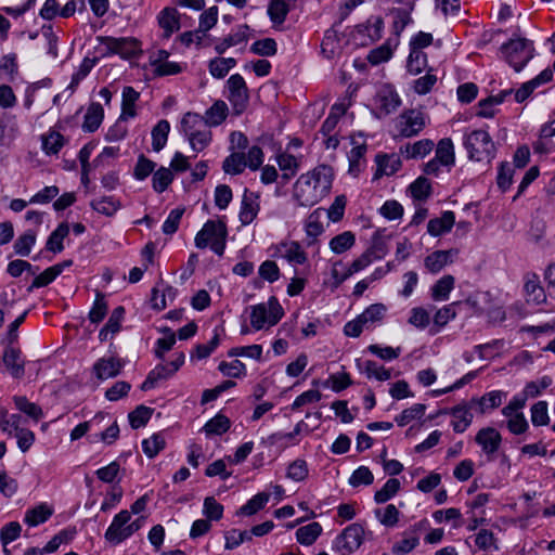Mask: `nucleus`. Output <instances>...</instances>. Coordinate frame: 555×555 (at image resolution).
I'll list each match as a JSON object with an SVG mask.
<instances>
[{
  "instance_id": "nucleus-8",
  "label": "nucleus",
  "mask_w": 555,
  "mask_h": 555,
  "mask_svg": "<svg viewBox=\"0 0 555 555\" xmlns=\"http://www.w3.org/2000/svg\"><path fill=\"white\" fill-rule=\"evenodd\" d=\"M425 125V117L422 111L408 109L400 114L397 129L402 137L410 138L418 134Z\"/></svg>"
},
{
  "instance_id": "nucleus-31",
  "label": "nucleus",
  "mask_w": 555,
  "mask_h": 555,
  "mask_svg": "<svg viewBox=\"0 0 555 555\" xmlns=\"http://www.w3.org/2000/svg\"><path fill=\"white\" fill-rule=\"evenodd\" d=\"M503 392L499 390L485 393L480 398H473L472 405L478 406L480 413H485L488 409H495L502 404Z\"/></svg>"
},
{
  "instance_id": "nucleus-56",
  "label": "nucleus",
  "mask_w": 555,
  "mask_h": 555,
  "mask_svg": "<svg viewBox=\"0 0 555 555\" xmlns=\"http://www.w3.org/2000/svg\"><path fill=\"white\" fill-rule=\"evenodd\" d=\"M448 263V253L443 250H436L424 260L426 269L431 273L440 272Z\"/></svg>"
},
{
  "instance_id": "nucleus-32",
  "label": "nucleus",
  "mask_w": 555,
  "mask_h": 555,
  "mask_svg": "<svg viewBox=\"0 0 555 555\" xmlns=\"http://www.w3.org/2000/svg\"><path fill=\"white\" fill-rule=\"evenodd\" d=\"M322 533V526L319 522H310L296 531V539L301 545L309 546L313 544Z\"/></svg>"
},
{
  "instance_id": "nucleus-48",
  "label": "nucleus",
  "mask_w": 555,
  "mask_h": 555,
  "mask_svg": "<svg viewBox=\"0 0 555 555\" xmlns=\"http://www.w3.org/2000/svg\"><path fill=\"white\" fill-rule=\"evenodd\" d=\"M426 411V405L423 403H415L411 408L403 410L395 417L398 426L403 427L414 420L423 417Z\"/></svg>"
},
{
  "instance_id": "nucleus-15",
  "label": "nucleus",
  "mask_w": 555,
  "mask_h": 555,
  "mask_svg": "<svg viewBox=\"0 0 555 555\" xmlns=\"http://www.w3.org/2000/svg\"><path fill=\"white\" fill-rule=\"evenodd\" d=\"M524 289L527 301L540 305L546 301L545 291L540 283L538 274L529 272L525 275Z\"/></svg>"
},
{
  "instance_id": "nucleus-63",
  "label": "nucleus",
  "mask_w": 555,
  "mask_h": 555,
  "mask_svg": "<svg viewBox=\"0 0 555 555\" xmlns=\"http://www.w3.org/2000/svg\"><path fill=\"white\" fill-rule=\"evenodd\" d=\"M374 481V476L369 467L359 466L350 476L349 485L353 488L360 486H370Z\"/></svg>"
},
{
  "instance_id": "nucleus-59",
  "label": "nucleus",
  "mask_w": 555,
  "mask_h": 555,
  "mask_svg": "<svg viewBox=\"0 0 555 555\" xmlns=\"http://www.w3.org/2000/svg\"><path fill=\"white\" fill-rule=\"evenodd\" d=\"M250 52L260 56H273L278 52L276 42L272 38L256 40L250 46Z\"/></svg>"
},
{
  "instance_id": "nucleus-3",
  "label": "nucleus",
  "mask_w": 555,
  "mask_h": 555,
  "mask_svg": "<svg viewBox=\"0 0 555 555\" xmlns=\"http://www.w3.org/2000/svg\"><path fill=\"white\" fill-rule=\"evenodd\" d=\"M463 144L472 160L490 163L495 156L494 143L486 130H474L465 134Z\"/></svg>"
},
{
  "instance_id": "nucleus-37",
  "label": "nucleus",
  "mask_w": 555,
  "mask_h": 555,
  "mask_svg": "<svg viewBox=\"0 0 555 555\" xmlns=\"http://www.w3.org/2000/svg\"><path fill=\"white\" fill-rule=\"evenodd\" d=\"M384 232L385 229L376 230L372 236L371 246L365 250L374 260L382 259L388 251Z\"/></svg>"
},
{
  "instance_id": "nucleus-44",
  "label": "nucleus",
  "mask_w": 555,
  "mask_h": 555,
  "mask_svg": "<svg viewBox=\"0 0 555 555\" xmlns=\"http://www.w3.org/2000/svg\"><path fill=\"white\" fill-rule=\"evenodd\" d=\"M166 447V440L162 433H156L152 437L142 441V450L144 454L153 459Z\"/></svg>"
},
{
  "instance_id": "nucleus-21",
  "label": "nucleus",
  "mask_w": 555,
  "mask_h": 555,
  "mask_svg": "<svg viewBox=\"0 0 555 555\" xmlns=\"http://www.w3.org/2000/svg\"><path fill=\"white\" fill-rule=\"evenodd\" d=\"M104 118V109L100 103H91L86 112L82 130L85 132H94L99 129Z\"/></svg>"
},
{
  "instance_id": "nucleus-35",
  "label": "nucleus",
  "mask_w": 555,
  "mask_h": 555,
  "mask_svg": "<svg viewBox=\"0 0 555 555\" xmlns=\"http://www.w3.org/2000/svg\"><path fill=\"white\" fill-rule=\"evenodd\" d=\"M435 158L438 159L443 166L454 165V145L450 138H443L438 142Z\"/></svg>"
},
{
  "instance_id": "nucleus-24",
  "label": "nucleus",
  "mask_w": 555,
  "mask_h": 555,
  "mask_svg": "<svg viewBox=\"0 0 555 555\" xmlns=\"http://www.w3.org/2000/svg\"><path fill=\"white\" fill-rule=\"evenodd\" d=\"M69 233V225L66 222L60 223L54 231L49 235L46 249L52 251L53 254H60L64 250V238Z\"/></svg>"
},
{
  "instance_id": "nucleus-11",
  "label": "nucleus",
  "mask_w": 555,
  "mask_h": 555,
  "mask_svg": "<svg viewBox=\"0 0 555 555\" xmlns=\"http://www.w3.org/2000/svg\"><path fill=\"white\" fill-rule=\"evenodd\" d=\"M260 210L259 195L255 192L245 189L242 202L241 209L238 214V219L243 225L250 224L257 217Z\"/></svg>"
},
{
  "instance_id": "nucleus-7",
  "label": "nucleus",
  "mask_w": 555,
  "mask_h": 555,
  "mask_svg": "<svg viewBox=\"0 0 555 555\" xmlns=\"http://www.w3.org/2000/svg\"><path fill=\"white\" fill-rule=\"evenodd\" d=\"M229 101L233 106L235 114H242L248 103V89L244 78L240 74H234L228 79Z\"/></svg>"
},
{
  "instance_id": "nucleus-62",
  "label": "nucleus",
  "mask_w": 555,
  "mask_h": 555,
  "mask_svg": "<svg viewBox=\"0 0 555 555\" xmlns=\"http://www.w3.org/2000/svg\"><path fill=\"white\" fill-rule=\"evenodd\" d=\"M14 403L16 408L27 414L29 417L38 421L42 417V410L36 403L29 402L26 397L16 396L14 397Z\"/></svg>"
},
{
  "instance_id": "nucleus-25",
  "label": "nucleus",
  "mask_w": 555,
  "mask_h": 555,
  "mask_svg": "<svg viewBox=\"0 0 555 555\" xmlns=\"http://www.w3.org/2000/svg\"><path fill=\"white\" fill-rule=\"evenodd\" d=\"M279 253L291 263L304 264L307 261L306 253L297 242L282 243Z\"/></svg>"
},
{
  "instance_id": "nucleus-45",
  "label": "nucleus",
  "mask_w": 555,
  "mask_h": 555,
  "mask_svg": "<svg viewBox=\"0 0 555 555\" xmlns=\"http://www.w3.org/2000/svg\"><path fill=\"white\" fill-rule=\"evenodd\" d=\"M173 181V173L170 168L160 167L152 177V186L156 193H163Z\"/></svg>"
},
{
  "instance_id": "nucleus-12",
  "label": "nucleus",
  "mask_w": 555,
  "mask_h": 555,
  "mask_svg": "<svg viewBox=\"0 0 555 555\" xmlns=\"http://www.w3.org/2000/svg\"><path fill=\"white\" fill-rule=\"evenodd\" d=\"M100 40L105 44L109 53L119 54L124 59L132 57L135 54L137 40L134 39L103 37Z\"/></svg>"
},
{
  "instance_id": "nucleus-29",
  "label": "nucleus",
  "mask_w": 555,
  "mask_h": 555,
  "mask_svg": "<svg viewBox=\"0 0 555 555\" xmlns=\"http://www.w3.org/2000/svg\"><path fill=\"white\" fill-rule=\"evenodd\" d=\"M170 124L166 119L159 120L152 129V147L155 152H160L168 140Z\"/></svg>"
},
{
  "instance_id": "nucleus-27",
  "label": "nucleus",
  "mask_w": 555,
  "mask_h": 555,
  "mask_svg": "<svg viewBox=\"0 0 555 555\" xmlns=\"http://www.w3.org/2000/svg\"><path fill=\"white\" fill-rule=\"evenodd\" d=\"M158 23L165 31V37L169 38L180 28L178 11L175 8H165L158 15Z\"/></svg>"
},
{
  "instance_id": "nucleus-49",
  "label": "nucleus",
  "mask_w": 555,
  "mask_h": 555,
  "mask_svg": "<svg viewBox=\"0 0 555 555\" xmlns=\"http://www.w3.org/2000/svg\"><path fill=\"white\" fill-rule=\"evenodd\" d=\"M387 308L383 304H373L370 305L360 315V318L363 320V323L366 327L370 325H373L375 323L380 322L385 314H386Z\"/></svg>"
},
{
  "instance_id": "nucleus-51",
  "label": "nucleus",
  "mask_w": 555,
  "mask_h": 555,
  "mask_svg": "<svg viewBox=\"0 0 555 555\" xmlns=\"http://www.w3.org/2000/svg\"><path fill=\"white\" fill-rule=\"evenodd\" d=\"M156 163L147 158L144 154L138 156L133 169V177L138 181L145 180L151 173L155 172Z\"/></svg>"
},
{
  "instance_id": "nucleus-54",
  "label": "nucleus",
  "mask_w": 555,
  "mask_h": 555,
  "mask_svg": "<svg viewBox=\"0 0 555 555\" xmlns=\"http://www.w3.org/2000/svg\"><path fill=\"white\" fill-rule=\"evenodd\" d=\"M107 309L108 307L104 294L98 292L92 308L89 311L90 322L94 324L100 323L105 318Z\"/></svg>"
},
{
  "instance_id": "nucleus-19",
  "label": "nucleus",
  "mask_w": 555,
  "mask_h": 555,
  "mask_svg": "<svg viewBox=\"0 0 555 555\" xmlns=\"http://www.w3.org/2000/svg\"><path fill=\"white\" fill-rule=\"evenodd\" d=\"M356 364H357L358 370L361 373L365 374V376L369 379L375 378L379 382H386L391 378L390 370L386 369L383 365H379L375 361H372V360L361 361L358 359L356 361Z\"/></svg>"
},
{
  "instance_id": "nucleus-28",
  "label": "nucleus",
  "mask_w": 555,
  "mask_h": 555,
  "mask_svg": "<svg viewBox=\"0 0 555 555\" xmlns=\"http://www.w3.org/2000/svg\"><path fill=\"white\" fill-rule=\"evenodd\" d=\"M90 206L96 212L106 217H113L121 207L120 201L114 196H103L100 199H92Z\"/></svg>"
},
{
  "instance_id": "nucleus-50",
  "label": "nucleus",
  "mask_w": 555,
  "mask_h": 555,
  "mask_svg": "<svg viewBox=\"0 0 555 555\" xmlns=\"http://www.w3.org/2000/svg\"><path fill=\"white\" fill-rule=\"evenodd\" d=\"M354 234L350 231H346L334 236L330 242V247L335 254H343L350 249L354 245Z\"/></svg>"
},
{
  "instance_id": "nucleus-57",
  "label": "nucleus",
  "mask_w": 555,
  "mask_h": 555,
  "mask_svg": "<svg viewBox=\"0 0 555 555\" xmlns=\"http://www.w3.org/2000/svg\"><path fill=\"white\" fill-rule=\"evenodd\" d=\"M427 66V56L423 51L410 49L406 69L412 75H418Z\"/></svg>"
},
{
  "instance_id": "nucleus-18",
  "label": "nucleus",
  "mask_w": 555,
  "mask_h": 555,
  "mask_svg": "<svg viewBox=\"0 0 555 555\" xmlns=\"http://www.w3.org/2000/svg\"><path fill=\"white\" fill-rule=\"evenodd\" d=\"M122 367V363L115 358H101L93 365L95 376L101 379H107L117 376Z\"/></svg>"
},
{
  "instance_id": "nucleus-20",
  "label": "nucleus",
  "mask_w": 555,
  "mask_h": 555,
  "mask_svg": "<svg viewBox=\"0 0 555 555\" xmlns=\"http://www.w3.org/2000/svg\"><path fill=\"white\" fill-rule=\"evenodd\" d=\"M377 171L374 175L378 179L383 175L391 176L396 173L402 166L400 157L396 154H377L375 158Z\"/></svg>"
},
{
  "instance_id": "nucleus-17",
  "label": "nucleus",
  "mask_w": 555,
  "mask_h": 555,
  "mask_svg": "<svg viewBox=\"0 0 555 555\" xmlns=\"http://www.w3.org/2000/svg\"><path fill=\"white\" fill-rule=\"evenodd\" d=\"M474 406L469 402L468 404H459L451 409L450 414L453 417L452 427L457 434L464 433L473 422V414L470 409Z\"/></svg>"
},
{
  "instance_id": "nucleus-33",
  "label": "nucleus",
  "mask_w": 555,
  "mask_h": 555,
  "mask_svg": "<svg viewBox=\"0 0 555 555\" xmlns=\"http://www.w3.org/2000/svg\"><path fill=\"white\" fill-rule=\"evenodd\" d=\"M418 543L420 538L414 530L404 531L402 533V539L392 545L391 552L395 555H404L413 551Z\"/></svg>"
},
{
  "instance_id": "nucleus-52",
  "label": "nucleus",
  "mask_w": 555,
  "mask_h": 555,
  "mask_svg": "<svg viewBox=\"0 0 555 555\" xmlns=\"http://www.w3.org/2000/svg\"><path fill=\"white\" fill-rule=\"evenodd\" d=\"M400 490V481L396 478H390L386 481L382 489L375 492L374 501L377 504H383L392 499Z\"/></svg>"
},
{
  "instance_id": "nucleus-5",
  "label": "nucleus",
  "mask_w": 555,
  "mask_h": 555,
  "mask_svg": "<svg viewBox=\"0 0 555 555\" xmlns=\"http://www.w3.org/2000/svg\"><path fill=\"white\" fill-rule=\"evenodd\" d=\"M364 529L360 524L347 526L333 541L332 548L340 555H350L363 543Z\"/></svg>"
},
{
  "instance_id": "nucleus-6",
  "label": "nucleus",
  "mask_w": 555,
  "mask_h": 555,
  "mask_svg": "<svg viewBox=\"0 0 555 555\" xmlns=\"http://www.w3.org/2000/svg\"><path fill=\"white\" fill-rule=\"evenodd\" d=\"M173 357L175 359L169 363L158 364L150 371L141 385L143 391L153 389L158 380L169 378L183 365L185 359L183 352L175 353Z\"/></svg>"
},
{
  "instance_id": "nucleus-26",
  "label": "nucleus",
  "mask_w": 555,
  "mask_h": 555,
  "mask_svg": "<svg viewBox=\"0 0 555 555\" xmlns=\"http://www.w3.org/2000/svg\"><path fill=\"white\" fill-rule=\"evenodd\" d=\"M434 142L429 139L420 140L413 144H405L400 147V153L406 158H423L431 152Z\"/></svg>"
},
{
  "instance_id": "nucleus-64",
  "label": "nucleus",
  "mask_w": 555,
  "mask_h": 555,
  "mask_svg": "<svg viewBox=\"0 0 555 555\" xmlns=\"http://www.w3.org/2000/svg\"><path fill=\"white\" fill-rule=\"evenodd\" d=\"M531 422L533 426H545L550 422L547 402L538 401L531 406Z\"/></svg>"
},
{
  "instance_id": "nucleus-13",
  "label": "nucleus",
  "mask_w": 555,
  "mask_h": 555,
  "mask_svg": "<svg viewBox=\"0 0 555 555\" xmlns=\"http://www.w3.org/2000/svg\"><path fill=\"white\" fill-rule=\"evenodd\" d=\"M3 364L14 378H22L25 374V364L22 359V352L18 348L9 345L3 352Z\"/></svg>"
},
{
  "instance_id": "nucleus-36",
  "label": "nucleus",
  "mask_w": 555,
  "mask_h": 555,
  "mask_svg": "<svg viewBox=\"0 0 555 555\" xmlns=\"http://www.w3.org/2000/svg\"><path fill=\"white\" fill-rule=\"evenodd\" d=\"M37 231L27 230L24 234L20 235L14 242L13 248L16 255L27 257L33 246L36 244Z\"/></svg>"
},
{
  "instance_id": "nucleus-2",
  "label": "nucleus",
  "mask_w": 555,
  "mask_h": 555,
  "mask_svg": "<svg viewBox=\"0 0 555 555\" xmlns=\"http://www.w3.org/2000/svg\"><path fill=\"white\" fill-rule=\"evenodd\" d=\"M501 52L505 61L519 73L534 56L533 41L516 37L509 39L507 42L501 46Z\"/></svg>"
},
{
  "instance_id": "nucleus-61",
  "label": "nucleus",
  "mask_w": 555,
  "mask_h": 555,
  "mask_svg": "<svg viewBox=\"0 0 555 555\" xmlns=\"http://www.w3.org/2000/svg\"><path fill=\"white\" fill-rule=\"evenodd\" d=\"M514 171L515 170L509 163H501L498 169L496 183L502 192H506L512 185Z\"/></svg>"
},
{
  "instance_id": "nucleus-10",
  "label": "nucleus",
  "mask_w": 555,
  "mask_h": 555,
  "mask_svg": "<svg viewBox=\"0 0 555 555\" xmlns=\"http://www.w3.org/2000/svg\"><path fill=\"white\" fill-rule=\"evenodd\" d=\"M228 230L227 224L222 220L214 221L208 220L201 231L197 232L195 236V246L197 248H206L209 242H212L215 238H219L220 236H227Z\"/></svg>"
},
{
  "instance_id": "nucleus-43",
  "label": "nucleus",
  "mask_w": 555,
  "mask_h": 555,
  "mask_svg": "<svg viewBox=\"0 0 555 555\" xmlns=\"http://www.w3.org/2000/svg\"><path fill=\"white\" fill-rule=\"evenodd\" d=\"M454 287V278L452 275H444L438 280L431 287V297L434 300H447L450 292Z\"/></svg>"
},
{
  "instance_id": "nucleus-39",
  "label": "nucleus",
  "mask_w": 555,
  "mask_h": 555,
  "mask_svg": "<svg viewBox=\"0 0 555 555\" xmlns=\"http://www.w3.org/2000/svg\"><path fill=\"white\" fill-rule=\"evenodd\" d=\"M247 167L246 156L244 153H231L222 164V169L229 175H240Z\"/></svg>"
},
{
  "instance_id": "nucleus-16",
  "label": "nucleus",
  "mask_w": 555,
  "mask_h": 555,
  "mask_svg": "<svg viewBox=\"0 0 555 555\" xmlns=\"http://www.w3.org/2000/svg\"><path fill=\"white\" fill-rule=\"evenodd\" d=\"M455 223V215L451 210L442 212L441 217L430 219L427 223L429 235L437 237L451 231Z\"/></svg>"
},
{
  "instance_id": "nucleus-4",
  "label": "nucleus",
  "mask_w": 555,
  "mask_h": 555,
  "mask_svg": "<svg viewBox=\"0 0 555 555\" xmlns=\"http://www.w3.org/2000/svg\"><path fill=\"white\" fill-rule=\"evenodd\" d=\"M250 324L255 331H260L266 323L273 326L284 315V310L275 296H271L267 304H258L249 307Z\"/></svg>"
},
{
  "instance_id": "nucleus-42",
  "label": "nucleus",
  "mask_w": 555,
  "mask_h": 555,
  "mask_svg": "<svg viewBox=\"0 0 555 555\" xmlns=\"http://www.w3.org/2000/svg\"><path fill=\"white\" fill-rule=\"evenodd\" d=\"M236 65L233 57H216L209 62V73L212 77L221 79Z\"/></svg>"
},
{
  "instance_id": "nucleus-38",
  "label": "nucleus",
  "mask_w": 555,
  "mask_h": 555,
  "mask_svg": "<svg viewBox=\"0 0 555 555\" xmlns=\"http://www.w3.org/2000/svg\"><path fill=\"white\" fill-rule=\"evenodd\" d=\"M231 422L229 417L225 415L218 413L216 416L210 418L205 426L203 427V430L206 433L207 436L217 435L220 436L224 433H227L230 429Z\"/></svg>"
},
{
  "instance_id": "nucleus-23",
  "label": "nucleus",
  "mask_w": 555,
  "mask_h": 555,
  "mask_svg": "<svg viewBox=\"0 0 555 555\" xmlns=\"http://www.w3.org/2000/svg\"><path fill=\"white\" fill-rule=\"evenodd\" d=\"M139 98L140 93L133 87H124L120 119L133 118L137 115L135 103Z\"/></svg>"
},
{
  "instance_id": "nucleus-34",
  "label": "nucleus",
  "mask_w": 555,
  "mask_h": 555,
  "mask_svg": "<svg viewBox=\"0 0 555 555\" xmlns=\"http://www.w3.org/2000/svg\"><path fill=\"white\" fill-rule=\"evenodd\" d=\"M52 513L53 511L47 504H40L34 508L28 509L25 513L24 521L29 527H36L40 524L46 522L50 518Z\"/></svg>"
},
{
  "instance_id": "nucleus-1",
  "label": "nucleus",
  "mask_w": 555,
  "mask_h": 555,
  "mask_svg": "<svg viewBox=\"0 0 555 555\" xmlns=\"http://www.w3.org/2000/svg\"><path fill=\"white\" fill-rule=\"evenodd\" d=\"M332 188V180L320 170L301 175L295 183L294 197L302 207L318 204Z\"/></svg>"
},
{
  "instance_id": "nucleus-30",
  "label": "nucleus",
  "mask_w": 555,
  "mask_h": 555,
  "mask_svg": "<svg viewBox=\"0 0 555 555\" xmlns=\"http://www.w3.org/2000/svg\"><path fill=\"white\" fill-rule=\"evenodd\" d=\"M228 115V106L223 101H216L205 113L203 122L207 126H219Z\"/></svg>"
},
{
  "instance_id": "nucleus-58",
  "label": "nucleus",
  "mask_w": 555,
  "mask_h": 555,
  "mask_svg": "<svg viewBox=\"0 0 555 555\" xmlns=\"http://www.w3.org/2000/svg\"><path fill=\"white\" fill-rule=\"evenodd\" d=\"M411 195L414 199L425 201L431 194V185L429 180L425 177H418L410 184Z\"/></svg>"
},
{
  "instance_id": "nucleus-60",
  "label": "nucleus",
  "mask_w": 555,
  "mask_h": 555,
  "mask_svg": "<svg viewBox=\"0 0 555 555\" xmlns=\"http://www.w3.org/2000/svg\"><path fill=\"white\" fill-rule=\"evenodd\" d=\"M366 350L384 361H392L399 358L402 351L401 347L392 348L390 346H382L378 344L367 346Z\"/></svg>"
},
{
  "instance_id": "nucleus-40",
  "label": "nucleus",
  "mask_w": 555,
  "mask_h": 555,
  "mask_svg": "<svg viewBox=\"0 0 555 555\" xmlns=\"http://www.w3.org/2000/svg\"><path fill=\"white\" fill-rule=\"evenodd\" d=\"M247 25L240 26L235 34L227 36L221 42L216 44L215 50L218 54H223L230 47L247 41Z\"/></svg>"
},
{
  "instance_id": "nucleus-14",
  "label": "nucleus",
  "mask_w": 555,
  "mask_h": 555,
  "mask_svg": "<svg viewBox=\"0 0 555 555\" xmlns=\"http://www.w3.org/2000/svg\"><path fill=\"white\" fill-rule=\"evenodd\" d=\"M475 441L488 456H491L499 450L502 437L495 428L487 427L478 431Z\"/></svg>"
},
{
  "instance_id": "nucleus-41",
  "label": "nucleus",
  "mask_w": 555,
  "mask_h": 555,
  "mask_svg": "<svg viewBox=\"0 0 555 555\" xmlns=\"http://www.w3.org/2000/svg\"><path fill=\"white\" fill-rule=\"evenodd\" d=\"M270 499V494L267 492H259L249 499L243 506L240 507L238 514L245 516H251L262 509Z\"/></svg>"
},
{
  "instance_id": "nucleus-46",
  "label": "nucleus",
  "mask_w": 555,
  "mask_h": 555,
  "mask_svg": "<svg viewBox=\"0 0 555 555\" xmlns=\"http://www.w3.org/2000/svg\"><path fill=\"white\" fill-rule=\"evenodd\" d=\"M154 410L143 404L138 405L128 414L129 424L133 429L144 427L150 421Z\"/></svg>"
},
{
  "instance_id": "nucleus-22",
  "label": "nucleus",
  "mask_w": 555,
  "mask_h": 555,
  "mask_svg": "<svg viewBox=\"0 0 555 555\" xmlns=\"http://www.w3.org/2000/svg\"><path fill=\"white\" fill-rule=\"evenodd\" d=\"M296 0H271L268 4V16L274 25H282L289 13L291 3Z\"/></svg>"
},
{
  "instance_id": "nucleus-53",
  "label": "nucleus",
  "mask_w": 555,
  "mask_h": 555,
  "mask_svg": "<svg viewBox=\"0 0 555 555\" xmlns=\"http://www.w3.org/2000/svg\"><path fill=\"white\" fill-rule=\"evenodd\" d=\"M64 145V137L56 131H51L42 137V150L47 155H56Z\"/></svg>"
},
{
  "instance_id": "nucleus-9",
  "label": "nucleus",
  "mask_w": 555,
  "mask_h": 555,
  "mask_svg": "<svg viewBox=\"0 0 555 555\" xmlns=\"http://www.w3.org/2000/svg\"><path fill=\"white\" fill-rule=\"evenodd\" d=\"M131 519L130 512L124 509L116 514L108 526L104 538L112 545H118L128 539L127 524Z\"/></svg>"
},
{
  "instance_id": "nucleus-55",
  "label": "nucleus",
  "mask_w": 555,
  "mask_h": 555,
  "mask_svg": "<svg viewBox=\"0 0 555 555\" xmlns=\"http://www.w3.org/2000/svg\"><path fill=\"white\" fill-rule=\"evenodd\" d=\"M218 370L228 377L243 378L246 376V366L240 360H233L232 362L222 361L218 365Z\"/></svg>"
},
{
  "instance_id": "nucleus-47",
  "label": "nucleus",
  "mask_w": 555,
  "mask_h": 555,
  "mask_svg": "<svg viewBox=\"0 0 555 555\" xmlns=\"http://www.w3.org/2000/svg\"><path fill=\"white\" fill-rule=\"evenodd\" d=\"M374 514L378 521L388 528L395 527L398 524L400 516V512L393 504H388L384 508H376Z\"/></svg>"
}]
</instances>
